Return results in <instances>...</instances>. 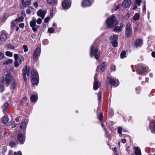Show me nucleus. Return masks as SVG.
<instances>
[{"label": "nucleus", "mask_w": 155, "mask_h": 155, "mask_svg": "<svg viewBox=\"0 0 155 155\" xmlns=\"http://www.w3.org/2000/svg\"><path fill=\"white\" fill-rule=\"evenodd\" d=\"M91 4L92 2L90 0H83L81 5L83 7H86L91 6Z\"/></svg>", "instance_id": "13"}, {"label": "nucleus", "mask_w": 155, "mask_h": 155, "mask_svg": "<svg viewBox=\"0 0 155 155\" xmlns=\"http://www.w3.org/2000/svg\"><path fill=\"white\" fill-rule=\"evenodd\" d=\"M18 63L17 64L18 65L17 66H16L15 64V61L14 62V65L16 67H17L20 65H21V62L24 61V58L22 56H20L18 58Z\"/></svg>", "instance_id": "18"}, {"label": "nucleus", "mask_w": 155, "mask_h": 155, "mask_svg": "<svg viewBox=\"0 0 155 155\" xmlns=\"http://www.w3.org/2000/svg\"><path fill=\"white\" fill-rule=\"evenodd\" d=\"M19 56H18V55L17 54H15L14 55V58L15 60V64L16 65V66L18 65V57Z\"/></svg>", "instance_id": "28"}, {"label": "nucleus", "mask_w": 155, "mask_h": 155, "mask_svg": "<svg viewBox=\"0 0 155 155\" xmlns=\"http://www.w3.org/2000/svg\"><path fill=\"white\" fill-rule=\"evenodd\" d=\"M14 155H22L21 152L20 151H19L17 152H15L14 153Z\"/></svg>", "instance_id": "49"}, {"label": "nucleus", "mask_w": 155, "mask_h": 155, "mask_svg": "<svg viewBox=\"0 0 155 155\" xmlns=\"http://www.w3.org/2000/svg\"><path fill=\"white\" fill-rule=\"evenodd\" d=\"M48 31L49 33H52L54 32V30L53 28H48Z\"/></svg>", "instance_id": "45"}, {"label": "nucleus", "mask_w": 155, "mask_h": 155, "mask_svg": "<svg viewBox=\"0 0 155 155\" xmlns=\"http://www.w3.org/2000/svg\"><path fill=\"white\" fill-rule=\"evenodd\" d=\"M106 23L108 28H111L118 24V21L116 17L112 15L107 19Z\"/></svg>", "instance_id": "1"}, {"label": "nucleus", "mask_w": 155, "mask_h": 155, "mask_svg": "<svg viewBox=\"0 0 155 155\" xmlns=\"http://www.w3.org/2000/svg\"><path fill=\"white\" fill-rule=\"evenodd\" d=\"M31 78L38 77L37 72L33 69H32L31 70Z\"/></svg>", "instance_id": "21"}, {"label": "nucleus", "mask_w": 155, "mask_h": 155, "mask_svg": "<svg viewBox=\"0 0 155 155\" xmlns=\"http://www.w3.org/2000/svg\"><path fill=\"white\" fill-rule=\"evenodd\" d=\"M139 18V15L137 13L135 14L134 16V20L135 21H137L138 20Z\"/></svg>", "instance_id": "36"}, {"label": "nucleus", "mask_w": 155, "mask_h": 155, "mask_svg": "<svg viewBox=\"0 0 155 155\" xmlns=\"http://www.w3.org/2000/svg\"><path fill=\"white\" fill-rule=\"evenodd\" d=\"M118 40V35H114L110 38L111 43L114 47H117L118 45L117 41Z\"/></svg>", "instance_id": "3"}, {"label": "nucleus", "mask_w": 155, "mask_h": 155, "mask_svg": "<svg viewBox=\"0 0 155 155\" xmlns=\"http://www.w3.org/2000/svg\"><path fill=\"white\" fill-rule=\"evenodd\" d=\"M7 38V36L5 33L3 31H2L0 35V40L2 41H4Z\"/></svg>", "instance_id": "16"}, {"label": "nucleus", "mask_w": 155, "mask_h": 155, "mask_svg": "<svg viewBox=\"0 0 155 155\" xmlns=\"http://www.w3.org/2000/svg\"><path fill=\"white\" fill-rule=\"evenodd\" d=\"M8 103H5L4 104V106L2 107H3V112L6 111L8 109Z\"/></svg>", "instance_id": "30"}, {"label": "nucleus", "mask_w": 155, "mask_h": 155, "mask_svg": "<svg viewBox=\"0 0 155 155\" xmlns=\"http://www.w3.org/2000/svg\"><path fill=\"white\" fill-rule=\"evenodd\" d=\"M109 110L110 114L111 115H113L114 113L113 110V109L111 108H109Z\"/></svg>", "instance_id": "48"}, {"label": "nucleus", "mask_w": 155, "mask_h": 155, "mask_svg": "<svg viewBox=\"0 0 155 155\" xmlns=\"http://www.w3.org/2000/svg\"><path fill=\"white\" fill-rule=\"evenodd\" d=\"M39 26L38 25L35 26L34 27H32L33 31L34 32L37 31V29L38 28Z\"/></svg>", "instance_id": "41"}, {"label": "nucleus", "mask_w": 155, "mask_h": 155, "mask_svg": "<svg viewBox=\"0 0 155 155\" xmlns=\"http://www.w3.org/2000/svg\"><path fill=\"white\" fill-rule=\"evenodd\" d=\"M121 141L122 143H124L126 142V140L125 139H122Z\"/></svg>", "instance_id": "63"}, {"label": "nucleus", "mask_w": 155, "mask_h": 155, "mask_svg": "<svg viewBox=\"0 0 155 155\" xmlns=\"http://www.w3.org/2000/svg\"><path fill=\"white\" fill-rule=\"evenodd\" d=\"M41 21L42 20L40 18H38L36 21V22L38 24H40L41 23Z\"/></svg>", "instance_id": "50"}, {"label": "nucleus", "mask_w": 155, "mask_h": 155, "mask_svg": "<svg viewBox=\"0 0 155 155\" xmlns=\"http://www.w3.org/2000/svg\"><path fill=\"white\" fill-rule=\"evenodd\" d=\"M34 5L36 7H37L38 5V3L37 2H35L33 3Z\"/></svg>", "instance_id": "59"}, {"label": "nucleus", "mask_w": 155, "mask_h": 155, "mask_svg": "<svg viewBox=\"0 0 155 155\" xmlns=\"http://www.w3.org/2000/svg\"><path fill=\"white\" fill-rule=\"evenodd\" d=\"M39 78H32L31 82L33 84H36L38 83Z\"/></svg>", "instance_id": "27"}, {"label": "nucleus", "mask_w": 155, "mask_h": 155, "mask_svg": "<svg viewBox=\"0 0 155 155\" xmlns=\"http://www.w3.org/2000/svg\"><path fill=\"white\" fill-rule=\"evenodd\" d=\"M9 15V14L8 13H7L5 14L4 16V17L5 18H7Z\"/></svg>", "instance_id": "62"}, {"label": "nucleus", "mask_w": 155, "mask_h": 155, "mask_svg": "<svg viewBox=\"0 0 155 155\" xmlns=\"http://www.w3.org/2000/svg\"><path fill=\"white\" fill-rule=\"evenodd\" d=\"M123 27V25L122 23L120 25V26H116L113 29V31L116 32H120L122 30V29Z\"/></svg>", "instance_id": "17"}, {"label": "nucleus", "mask_w": 155, "mask_h": 155, "mask_svg": "<svg viewBox=\"0 0 155 155\" xmlns=\"http://www.w3.org/2000/svg\"><path fill=\"white\" fill-rule=\"evenodd\" d=\"M103 114L102 112L101 113L100 116L98 117V118L100 121H102L103 120Z\"/></svg>", "instance_id": "43"}, {"label": "nucleus", "mask_w": 155, "mask_h": 155, "mask_svg": "<svg viewBox=\"0 0 155 155\" xmlns=\"http://www.w3.org/2000/svg\"><path fill=\"white\" fill-rule=\"evenodd\" d=\"M28 123V120L27 119H25L22 120V123L20 126V128L21 130L25 131Z\"/></svg>", "instance_id": "9"}, {"label": "nucleus", "mask_w": 155, "mask_h": 155, "mask_svg": "<svg viewBox=\"0 0 155 155\" xmlns=\"http://www.w3.org/2000/svg\"><path fill=\"white\" fill-rule=\"evenodd\" d=\"M36 20L35 18H33L32 21L30 22V26L31 27H34L36 26Z\"/></svg>", "instance_id": "24"}, {"label": "nucleus", "mask_w": 155, "mask_h": 155, "mask_svg": "<svg viewBox=\"0 0 155 155\" xmlns=\"http://www.w3.org/2000/svg\"><path fill=\"white\" fill-rule=\"evenodd\" d=\"M139 25L138 24H136L134 28V31H137L139 29Z\"/></svg>", "instance_id": "37"}, {"label": "nucleus", "mask_w": 155, "mask_h": 155, "mask_svg": "<svg viewBox=\"0 0 155 155\" xmlns=\"http://www.w3.org/2000/svg\"><path fill=\"white\" fill-rule=\"evenodd\" d=\"M38 98V97H30V100L31 102L35 103L37 101Z\"/></svg>", "instance_id": "39"}, {"label": "nucleus", "mask_w": 155, "mask_h": 155, "mask_svg": "<svg viewBox=\"0 0 155 155\" xmlns=\"http://www.w3.org/2000/svg\"><path fill=\"white\" fill-rule=\"evenodd\" d=\"M101 83L98 81L95 77H94V82L93 84V89L95 90H96L101 86Z\"/></svg>", "instance_id": "6"}, {"label": "nucleus", "mask_w": 155, "mask_h": 155, "mask_svg": "<svg viewBox=\"0 0 155 155\" xmlns=\"http://www.w3.org/2000/svg\"><path fill=\"white\" fill-rule=\"evenodd\" d=\"M154 120H152L150 121V127H152V125L153 124H154V125L153 126V130L155 131V123H154Z\"/></svg>", "instance_id": "33"}, {"label": "nucleus", "mask_w": 155, "mask_h": 155, "mask_svg": "<svg viewBox=\"0 0 155 155\" xmlns=\"http://www.w3.org/2000/svg\"><path fill=\"white\" fill-rule=\"evenodd\" d=\"M71 2L70 1L65 0L62 2V6L63 8L68 9L70 7Z\"/></svg>", "instance_id": "8"}, {"label": "nucleus", "mask_w": 155, "mask_h": 155, "mask_svg": "<svg viewBox=\"0 0 155 155\" xmlns=\"http://www.w3.org/2000/svg\"><path fill=\"white\" fill-rule=\"evenodd\" d=\"M24 19V17L22 16H21L18 18H16L15 20V21L18 22H21L23 21Z\"/></svg>", "instance_id": "31"}, {"label": "nucleus", "mask_w": 155, "mask_h": 155, "mask_svg": "<svg viewBox=\"0 0 155 155\" xmlns=\"http://www.w3.org/2000/svg\"><path fill=\"white\" fill-rule=\"evenodd\" d=\"M4 56V54L2 52H0V59H2Z\"/></svg>", "instance_id": "52"}, {"label": "nucleus", "mask_w": 155, "mask_h": 155, "mask_svg": "<svg viewBox=\"0 0 155 155\" xmlns=\"http://www.w3.org/2000/svg\"><path fill=\"white\" fill-rule=\"evenodd\" d=\"M5 54L6 55L9 57H12V53L9 51H6Z\"/></svg>", "instance_id": "40"}, {"label": "nucleus", "mask_w": 155, "mask_h": 155, "mask_svg": "<svg viewBox=\"0 0 155 155\" xmlns=\"http://www.w3.org/2000/svg\"><path fill=\"white\" fill-rule=\"evenodd\" d=\"M147 69L143 67H142L141 69H137V72L139 74H143V72H146Z\"/></svg>", "instance_id": "20"}, {"label": "nucleus", "mask_w": 155, "mask_h": 155, "mask_svg": "<svg viewBox=\"0 0 155 155\" xmlns=\"http://www.w3.org/2000/svg\"><path fill=\"white\" fill-rule=\"evenodd\" d=\"M126 52L125 51H123L120 54V58L122 59L123 58H125L126 57Z\"/></svg>", "instance_id": "29"}, {"label": "nucleus", "mask_w": 155, "mask_h": 155, "mask_svg": "<svg viewBox=\"0 0 155 155\" xmlns=\"http://www.w3.org/2000/svg\"><path fill=\"white\" fill-rule=\"evenodd\" d=\"M53 9L51 10L50 11V16L52 18L53 16Z\"/></svg>", "instance_id": "56"}, {"label": "nucleus", "mask_w": 155, "mask_h": 155, "mask_svg": "<svg viewBox=\"0 0 155 155\" xmlns=\"http://www.w3.org/2000/svg\"><path fill=\"white\" fill-rule=\"evenodd\" d=\"M47 12L45 11H43L41 9L39 10L37 12V15L38 16L40 17L43 19Z\"/></svg>", "instance_id": "15"}, {"label": "nucleus", "mask_w": 155, "mask_h": 155, "mask_svg": "<svg viewBox=\"0 0 155 155\" xmlns=\"http://www.w3.org/2000/svg\"><path fill=\"white\" fill-rule=\"evenodd\" d=\"M5 87L3 83L0 84V92H2L5 90Z\"/></svg>", "instance_id": "34"}, {"label": "nucleus", "mask_w": 155, "mask_h": 155, "mask_svg": "<svg viewBox=\"0 0 155 155\" xmlns=\"http://www.w3.org/2000/svg\"><path fill=\"white\" fill-rule=\"evenodd\" d=\"M17 138L21 143L23 144L25 140V136L22 134H20L18 135Z\"/></svg>", "instance_id": "14"}, {"label": "nucleus", "mask_w": 155, "mask_h": 155, "mask_svg": "<svg viewBox=\"0 0 155 155\" xmlns=\"http://www.w3.org/2000/svg\"><path fill=\"white\" fill-rule=\"evenodd\" d=\"M13 79V76L10 74L8 73L5 75V81L6 83L10 84Z\"/></svg>", "instance_id": "7"}, {"label": "nucleus", "mask_w": 155, "mask_h": 155, "mask_svg": "<svg viewBox=\"0 0 155 155\" xmlns=\"http://www.w3.org/2000/svg\"><path fill=\"white\" fill-rule=\"evenodd\" d=\"M31 38L33 39H35V35L34 34H32L31 35Z\"/></svg>", "instance_id": "61"}, {"label": "nucleus", "mask_w": 155, "mask_h": 155, "mask_svg": "<svg viewBox=\"0 0 155 155\" xmlns=\"http://www.w3.org/2000/svg\"><path fill=\"white\" fill-rule=\"evenodd\" d=\"M94 46L92 45L90 50V55L91 57H92L94 55L95 58L97 59H99L100 58L99 50L97 48H96L94 50Z\"/></svg>", "instance_id": "2"}, {"label": "nucleus", "mask_w": 155, "mask_h": 155, "mask_svg": "<svg viewBox=\"0 0 155 155\" xmlns=\"http://www.w3.org/2000/svg\"><path fill=\"white\" fill-rule=\"evenodd\" d=\"M136 3L137 4L138 6H140V3H141V0H136Z\"/></svg>", "instance_id": "53"}, {"label": "nucleus", "mask_w": 155, "mask_h": 155, "mask_svg": "<svg viewBox=\"0 0 155 155\" xmlns=\"http://www.w3.org/2000/svg\"><path fill=\"white\" fill-rule=\"evenodd\" d=\"M122 129L121 127H119L118 128L117 133L118 134L122 135Z\"/></svg>", "instance_id": "42"}, {"label": "nucleus", "mask_w": 155, "mask_h": 155, "mask_svg": "<svg viewBox=\"0 0 155 155\" xmlns=\"http://www.w3.org/2000/svg\"><path fill=\"white\" fill-rule=\"evenodd\" d=\"M19 27L21 28H22L24 27V24L23 23H21L19 25Z\"/></svg>", "instance_id": "57"}, {"label": "nucleus", "mask_w": 155, "mask_h": 155, "mask_svg": "<svg viewBox=\"0 0 155 155\" xmlns=\"http://www.w3.org/2000/svg\"><path fill=\"white\" fill-rule=\"evenodd\" d=\"M13 61L12 59H9L7 60V61L4 62L3 64L4 65L12 63Z\"/></svg>", "instance_id": "35"}, {"label": "nucleus", "mask_w": 155, "mask_h": 155, "mask_svg": "<svg viewBox=\"0 0 155 155\" xmlns=\"http://www.w3.org/2000/svg\"><path fill=\"white\" fill-rule=\"evenodd\" d=\"M15 145V143L14 142H11L10 143V145L12 147H14Z\"/></svg>", "instance_id": "51"}, {"label": "nucleus", "mask_w": 155, "mask_h": 155, "mask_svg": "<svg viewBox=\"0 0 155 155\" xmlns=\"http://www.w3.org/2000/svg\"><path fill=\"white\" fill-rule=\"evenodd\" d=\"M26 12L27 14H30L31 13V11L29 9H27L26 10Z\"/></svg>", "instance_id": "60"}, {"label": "nucleus", "mask_w": 155, "mask_h": 155, "mask_svg": "<svg viewBox=\"0 0 155 155\" xmlns=\"http://www.w3.org/2000/svg\"><path fill=\"white\" fill-rule=\"evenodd\" d=\"M29 67H28L26 66H25L22 70L23 75V76L24 80L25 82L27 81L26 75H27L28 77H29Z\"/></svg>", "instance_id": "4"}, {"label": "nucleus", "mask_w": 155, "mask_h": 155, "mask_svg": "<svg viewBox=\"0 0 155 155\" xmlns=\"http://www.w3.org/2000/svg\"><path fill=\"white\" fill-rule=\"evenodd\" d=\"M22 119V117L21 116L17 117L15 119V120L16 122H18L21 120Z\"/></svg>", "instance_id": "47"}, {"label": "nucleus", "mask_w": 155, "mask_h": 155, "mask_svg": "<svg viewBox=\"0 0 155 155\" xmlns=\"http://www.w3.org/2000/svg\"><path fill=\"white\" fill-rule=\"evenodd\" d=\"M135 150V154L136 155H141V152L140 149L138 147H134Z\"/></svg>", "instance_id": "23"}, {"label": "nucleus", "mask_w": 155, "mask_h": 155, "mask_svg": "<svg viewBox=\"0 0 155 155\" xmlns=\"http://www.w3.org/2000/svg\"><path fill=\"white\" fill-rule=\"evenodd\" d=\"M115 65H112L110 68L111 71H114L115 69Z\"/></svg>", "instance_id": "54"}, {"label": "nucleus", "mask_w": 155, "mask_h": 155, "mask_svg": "<svg viewBox=\"0 0 155 155\" xmlns=\"http://www.w3.org/2000/svg\"><path fill=\"white\" fill-rule=\"evenodd\" d=\"M108 80L109 83H110L111 85L114 86L115 85V84H116V86H117L119 84V83L118 81H115L114 79L111 78L110 77H108Z\"/></svg>", "instance_id": "12"}, {"label": "nucleus", "mask_w": 155, "mask_h": 155, "mask_svg": "<svg viewBox=\"0 0 155 155\" xmlns=\"http://www.w3.org/2000/svg\"><path fill=\"white\" fill-rule=\"evenodd\" d=\"M15 83L14 82L13 83H12L11 86V88L12 89H14L15 88Z\"/></svg>", "instance_id": "46"}, {"label": "nucleus", "mask_w": 155, "mask_h": 155, "mask_svg": "<svg viewBox=\"0 0 155 155\" xmlns=\"http://www.w3.org/2000/svg\"><path fill=\"white\" fill-rule=\"evenodd\" d=\"M16 22H17L16 21H15V20L14 21H12L11 23V27L12 28L15 27L16 25Z\"/></svg>", "instance_id": "38"}, {"label": "nucleus", "mask_w": 155, "mask_h": 155, "mask_svg": "<svg viewBox=\"0 0 155 155\" xmlns=\"http://www.w3.org/2000/svg\"><path fill=\"white\" fill-rule=\"evenodd\" d=\"M107 65L106 63L105 62L102 63L101 66V70L102 72H103L104 70V68Z\"/></svg>", "instance_id": "32"}, {"label": "nucleus", "mask_w": 155, "mask_h": 155, "mask_svg": "<svg viewBox=\"0 0 155 155\" xmlns=\"http://www.w3.org/2000/svg\"><path fill=\"white\" fill-rule=\"evenodd\" d=\"M47 1L48 3L52 5H55L57 3L56 0H47Z\"/></svg>", "instance_id": "25"}, {"label": "nucleus", "mask_w": 155, "mask_h": 155, "mask_svg": "<svg viewBox=\"0 0 155 155\" xmlns=\"http://www.w3.org/2000/svg\"><path fill=\"white\" fill-rule=\"evenodd\" d=\"M41 52V50L39 48H37L34 51L33 57L34 59L37 58L39 56Z\"/></svg>", "instance_id": "10"}, {"label": "nucleus", "mask_w": 155, "mask_h": 155, "mask_svg": "<svg viewBox=\"0 0 155 155\" xmlns=\"http://www.w3.org/2000/svg\"><path fill=\"white\" fill-rule=\"evenodd\" d=\"M131 4V2L130 0H124L122 3V6L125 8H129Z\"/></svg>", "instance_id": "11"}, {"label": "nucleus", "mask_w": 155, "mask_h": 155, "mask_svg": "<svg viewBox=\"0 0 155 155\" xmlns=\"http://www.w3.org/2000/svg\"><path fill=\"white\" fill-rule=\"evenodd\" d=\"M8 48L11 49H14V47L13 46L11 45H8L7 46Z\"/></svg>", "instance_id": "55"}, {"label": "nucleus", "mask_w": 155, "mask_h": 155, "mask_svg": "<svg viewBox=\"0 0 155 155\" xmlns=\"http://www.w3.org/2000/svg\"><path fill=\"white\" fill-rule=\"evenodd\" d=\"M22 5L25 8L28 7L29 5H30L31 2V0H28L27 1L25 2H24V0H22Z\"/></svg>", "instance_id": "19"}, {"label": "nucleus", "mask_w": 155, "mask_h": 155, "mask_svg": "<svg viewBox=\"0 0 155 155\" xmlns=\"http://www.w3.org/2000/svg\"><path fill=\"white\" fill-rule=\"evenodd\" d=\"M130 23H128L126 27L125 35L127 37H130L132 35V30L130 28Z\"/></svg>", "instance_id": "5"}, {"label": "nucleus", "mask_w": 155, "mask_h": 155, "mask_svg": "<svg viewBox=\"0 0 155 155\" xmlns=\"http://www.w3.org/2000/svg\"><path fill=\"white\" fill-rule=\"evenodd\" d=\"M8 120V118L7 116L6 115L2 119V123L3 124L6 123Z\"/></svg>", "instance_id": "26"}, {"label": "nucleus", "mask_w": 155, "mask_h": 155, "mask_svg": "<svg viewBox=\"0 0 155 155\" xmlns=\"http://www.w3.org/2000/svg\"><path fill=\"white\" fill-rule=\"evenodd\" d=\"M23 47L24 49V51L25 52H26L28 51V47L27 45H23Z\"/></svg>", "instance_id": "44"}, {"label": "nucleus", "mask_w": 155, "mask_h": 155, "mask_svg": "<svg viewBox=\"0 0 155 155\" xmlns=\"http://www.w3.org/2000/svg\"><path fill=\"white\" fill-rule=\"evenodd\" d=\"M50 19V18L49 17H48L46 18L45 19V21L46 23H47L49 21Z\"/></svg>", "instance_id": "58"}, {"label": "nucleus", "mask_w": 155, "mask_h": 155, "mask_svg": "<svg viewBox=\"0 0 155 155\" xmlns=\"http://www.w3.org/2000/svg\"><path fill=\"white\" fill-rule=\"evenodd\" d=\"M142 45V41L140 39L136 40L134 42L135 46L136 48L141 46Z\"/></svg>", "instance_id": "22"}, {"label": "nucleus", "mask_w": 155, "mask_h": 155, "mask_svg": "<svg viewBox=\"0 0 155 155\" xmlns=\"http://www.w3.org/2000/svg\"><path fill=\"white\" fill-rule=\"evenodd\" d=\"M152 56L154 58L155 57V51L151 53Z\"/></svg>", "instance_id": "64"}]
</instances>
